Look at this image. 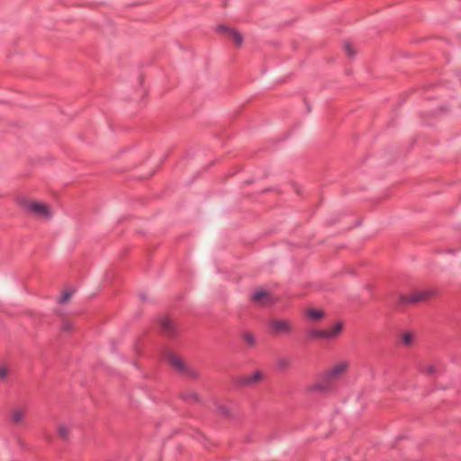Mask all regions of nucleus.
<instances>
[{
    "label": "nucleus",
    "mask_w": 461,
    "mask_h": 461,
    "mask_svg": "<svg viewBox=\"0 0 461 461\" xmlns=\"http://www.w3.org/2000/svg\"><path fill=\"white\" fill-rule=\"evenodd\" d=\"M20 205L27 212L37 217L49 220L51 217V212L49 206L43 203L28 201L26 199L19 200Z\"/></svg>",
    "instance_id": "nucleus-1"
},
{
    "label": "nucleus",
    "mask_w": 461,
    "mask_h": 461,
    "mask_svg": "<svg viewBox=\"0 0 461 461\" xmlns=\"http://www.w3.org/2000/svg\"><path fill=\"white\" fill-rule=\"evenodd\" d=\"M434 294V290L416 291L409 295L400 294L396 306L399 307L405 304H416L418 303L426 302Z\"/></svg>",
    "instance_id": "nucleus-2"
},
{
    "label": "nucleus",
    "mask_w": 461,
    "mask_h": 461,
    "mask_svg": "<svg viewBox=\"0 0 461 461\" xmlns=\"http://www.w3.org/2000/svg\"><path fill=\"white\" fill-rule=\"evenodd\" d=\"M168 362L169 364L175 368V370L179 373L180 375L190 378V379H198L199 378V373L188 366L183 359L178 357L175 355H170L168 357Z\"/></svg>",
    "instance_id": "nucleus-3"
},
{
    "label": "nucleus",
    "mask_w": 461,
    "mask_h": 461,
    "mask_svg": "<svg viewBox=\"0 0 461 461\" xmlns=\"http://www.w3.org/2000/svg\"><path fill=\"white\" fill-rule=\"evenodd\" d=\"M333 386L334 381L323 372L318 375L316 382L308 387V391L327 393L331 391Z\"/></svg>",
    "instance_id": "nucleus-4"
},
{
    "label": "nucleus",
    "mask_w": 461,
    "mask_h": 461,
    "mask_svg": "<svg viewBox=\"0 0 461 461\" xmlns=\"http://www.w3.org/2000/svg\"><path fill=\"white\" fill-rule=\"evenodd\" d=\"M262 378V374L260 371H255L250 375H243V376H236L231 380V385L235 389H240L247 386H250L257 382H258Z\"/></svg>",
    "instance_id": "nucleus-5"
},
{
    "label": "nucleus",
    "mask_w": 461,
    "mask_h": 461,
    "mask_svg": "<svg viewBox=\"0 0 461 461\" xmlns=\"http://www.w3.org/2000/svg\"><path fill=\"white\" fill-rule=\"evenodd\" d=\"M269 332L275 336L290 334L293 332V327L288 320L275 319L269 322Z\"/></svg>",
    "instance_id": "nucleus-6"
},
{
    "label": "nucleus",
    "mask_w": 461,
    "mask_h": 461,
    "mask_svg": "<svg viewBox=\"0 0 461 461\" xmlns=\"http://www.w3.org/2000/svg\"><path fill=\"white\" fill-rule=\"evenodd\" d=\"M251 301L259 306H269L276 303V299L269 292L262 288L256 289L253 292Z\"/></svg>",
    "instance_id": "nucleus-7"
},
{
    "label": "nucleus",
    "mask_w": 461,
    "mask_h": 461,
    "mask_svg": "<svg viewBox=\"0 0 461 461\" xmlns=\"http://www.w3.org/2000/svg\"><path fill=\"white\" fill-rule=\"evenodd\" d=\"M348 367V362H340L331 368L325 371L326 375L334 382L339 378V376L347 371Z\"/></svg>",
    "instance_id": "nucleus-8"
},
{
    "label": "nucleus",
    "mask_w": 461,
    "mask_h": 461,
    "mask_svg": "<svg viewBox=\"0 0 461 461\" xmlns=\"http://www.w3.org/2000/svg\"><path fill=\"white\" fill-rule=\"evenodd\" d=\"M160 330L165 335L169 337H175L176 335V328L174 322L167 317H163L160 320Z\"/></svg>",
    "instance_id": "nucleus-9"
},
{
    "label": "nucleus",
    "mask_w": 461,
    "mask_h": 461,
    "mask_svg": "<svg viewBox=\"0 0 461 461\" xmlns=\"http://www.w3.org/2000/svg\"><path fill=\"white\" fill-rule=\"evenodd\" d=\"M343 328V323L341 321L336 322L331 329L325 330L326 332V339H331L339 335Z\"/></svg>",
    "instance_id": "nucleus-10"
},
{
    "label": "nucleus",
    "mask_w": 461,
    "mask_h": 461,
    "mask_svg": "<svg viewBox=\"0 0 461 461\" xmlns=\"http://www.w3.org/2000/svg\"><path fill=\"white\" fill-rule=\"evenodd\" d=\"M180 398L185 402H198L199 395L194 392H185L180 394Z\"/></svg>",
    "instance_id": "nucleus-11"
},
{
    "label": "nucleus",
    "mask_w": 461,
    "mask_h": 461,
    "mask_svg": "<svg viewBox=\"0 0 461 461\" xmlns=\"http://www.w3.org/2000/svg\"><path fill=\"white\" fill-rule=\"evenodd\" d=\"M290 360L286 357H279L277 360H276V369L278 371H285L286 370L289 366H290Z\"/></svg>",
    "instance_id": "nucleus-12"
},
{
    "label": "nucleus",
    "mask_w": 461,
    "mask_h": 461,
    "mask_svg": "<svg viewBox=\"0 0 461 461\" xmlns=\"http://www.w3.org/2000/svg\"><path fill=\"white\" fill-rule=\"evenodd\" d=\"M306 315L312 320H319L324 316V312L322 310L308 309Z\"/></svg>",
    "instance_id": "nucleus-13"
},
{
    "label": "nucleus",
    "mask_w": 461,
    "mask_h": 461,
    "mask_svg": "<svg viewBox=\"0 0 461 461\" xmlns=\"http://www.w3.org/2000/svg\"><path fill=\"white\" fill-rule=\"evenodd\" d=\"M307 337L309 339H326V332L321 330H310L307 331Z\"/></svg>",
    "instance_id": "nucleus-14"
},
{
    "label": "nucleus",
    "mask_w": 461,
    "mask_h": 461,
    "mask_svg": "<svg viewBox=\"0 0 461 461\" xmlns=\"http://www.w3.org/2000/svg\"><path fill=\"white\" fill-rule=\"evenodd\" d=\"M23 418V411L20 409H15L11 413V421L14 424H18Z\"/></svg>",
    "instance_id": "nucleus-15"
},
{
    "label": "nucleus",
    "mask_w": 461,
    "mask_h": 461,
    "mask_svg": "<svg viewBox=\"0 0 461 461\" xmlns=\"http://www.w3.org/2000/svg\"><path fill=\"white\" fill-rule=\"evenodd\" d=\"M229 37H231L233 39L235 44L238 47H240L242 45V43H243V36L237 30L234 29V31L231 32V34Z\"/></svg>",
    "instance_id": "nucleus-16"
},
{
    "label": "nucleus",
    "mask_w": 461,
    "mask_h": 461,
    "mask_svg": "<svg viewBox=\"0 0 461 461\" xmlns=\"http://www.w3.org/2000/svg\"><path fill=\"white\" fill-rule=\"evenodd\" d=\"M242 337H243L244 341H245L248 345H249V346H251V347L255 346V344H256V339H255V336H254L252 333L246 332V333H244V334H243V336H242Z\"/></svg>",
    "instance_id": "nucleus-17"
},
{
    "label": "nucleus",
    "mask_w": 461,
    "mask_h": 461,
    "mask_svg": "<svg viewBox=\"0 0 461 461\" xmlns=\"http://www.w3.org/2000/svg\"><path fill=\"white\" fill-rule=\"evenodd\" d=\"M215 31L218 32V33H224L228 36H230L231 34V32L234 31L233 28H230V27H227L225 25H218L215 29Z\"/></svg>",
    "instance_id": "nucleus-18"
},
{
    "label": "nucleus",
    "mask_w": 461,
    "mask_h": 461,
    "mask_svg": "<svg viewBox=\"0 0 461 461\" xmlns=\"http://www.w3.org/2000/svg\"><path fill=\"white\" fill-rule=\"evenodd\" d=\"M344 50L346 51L348 57L353 58L355 56V51L349 41H345L343 45Z\"/></svg>",
    "instance_id": "nucleus-19"
},
{
    "label": "nucleus",
    "mask_w": 461,
    "mask_h": 461,
    "mask_svg": "<svg viewBox=\"0 0 461 461\" xmlns=\"http://www.w3.org/2000/svg\"><path fill=\"white\" fill-rule=\"evenodd\" d=\"M72 291H69V290H66L63 292L62 295L59 297V299L58 300V303L59 304H63L65 303L68 299L69 297L72 295Z\"/></svg>",
    "instance_id": "nucleus-20"
},
{
    "label": "nucleus",
    "mask_w": 461,
    "mask_h": 461,
    "mask_svg": "<svg viewBox=\"0 0 461 461\" xmlns=\"http://www.w3.org/2000/svg\"><path fill=\"white\" fill-rule=\"evenodd\" d=\"M413 336L410 332H405L402 334V343L406 346H410L412 343Z\"/></svg>",
    "instance_id": "nucleus-21"
},
{
    "label": "nucleus",
    "mask_w": 461,
    "mask_h": 461,
    "mask_svg": "<svg viewBox=\"0 0 461 461\" xmlns=\"http://www.w3.org/2000/svg\"><path fill=\"white\" fill-rule=\"evenodd\" d=\"M68 432H69L68 429L66 426L60 425L59 427V434L60 438H63L64 440H67Z\"/></svg>",
    "instance_id": "nucleus-22"
},
{
    "label": "nucleus",
    "mask_w": 461,
    "mask_h": 461,
    "mask_svg": "<svg viewBox=\"0 0 461 461\" xmlns=\"http://www.w3.org/2000/svg\"><path fill=\"white\" fill-rule=\"evenodd\" d=\"M8 375V369L5 366H0V379L4 380Z\"/></svg>",
    "instance_id": "nucleus-23"
},
{
    "label": "nucleus",
    "mask_w": 461,
    "mask_h": 461,
    "mask_svg": "<svg viewBox=\"0 0 461 461\" xmlns=\"http://www.w3.org/2000/svg\"><path fill=\"white\" fill-rule=\"evenodd\" d=\"M72 328H73V324L70 321H65L61 326V330L63 331H69L72 330Z\"/></svg>",
    "instance_id": "nucleus-24"
},
{
    "label": "nucleus",
    "mask_w": 461,
    "mask_h": 461,
    "mask_svg": "<svg viewBox=\"0 0 461 461\" xmlns=\"http://www.w3.org/2000/svg\"><path fill=\"white\" fill-rule=\"evenodd\" d=\"M420 371L422 373H426V374L431 375V374H433L435 372V367H434V366H428L425 368H421Z\"/></svg>",
    "instance_id": "nucleus-25"
},
{
    "label": "nucleus",
    "mask_w": 461,
    "mask_h": 461,
    "mask_svg": "<svg viewBox=\"0 0 461 461\" xmlns=\"http://www.w3.org/2000/svg\"><path fill=\"white\" fill-rule=\"evenodd\" d=\"M304 103H305V105H306L307 112L310 113L311 112L310 104H308V102L305 99H304Z\"/></svg>",
    "instance_id": "nucleus-26"
},
{
    "label": "nucleus",
    "mask_w": 461,
    "mask_h": 461,
    "mask_svg": "<svg viewBox=\"0 0 461 461\" xmlns=\"http://www.w3.org/2000/svg\"><path fill=\"white\" fill-rule=\"evenodd\" d=\"M457 77H458V79H459V80H460V82H461V73H458V74H457Z\"/></svg>",
    "instance_id": "nucleus-27"
}]
</instances>
